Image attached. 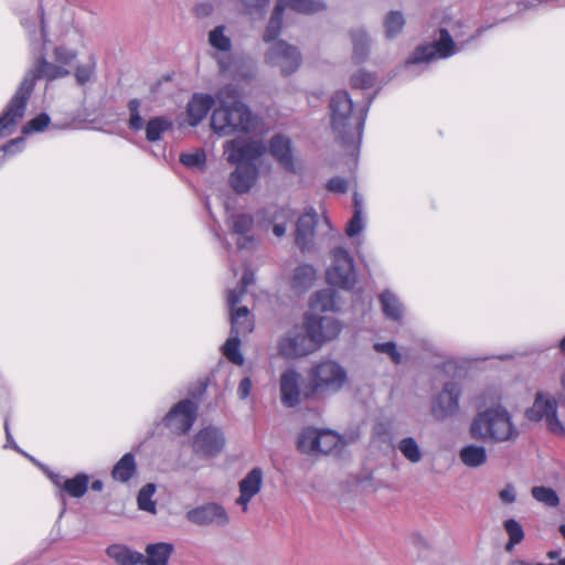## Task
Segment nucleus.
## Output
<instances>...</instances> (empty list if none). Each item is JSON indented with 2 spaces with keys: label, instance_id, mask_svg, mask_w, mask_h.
Here are the masks:
<instances>
[{
  "label": "nucleus",
  "instance_id": "f257e3e1",
  "mask_svg": "<svg viewBox=\"0 0 565 565\" xmlns=\"http://www.w3.org/2000/svg\"><path fill=\"white\" fill-rule=\"evenodd\" d=\"M77 56V50L67 47L64 44L54 47V63L49 62L43 54L39 55L32 67L25 73L20 86L0 116V127L19 122L23 118L26 103L38 79L43 78L51 82L68 76L71 72L67 66L72 65Z\"/></svg>",
  "mask_w": 565,
  "mask_h": 565
},
{
  "label": "nucleus",
  "instance_id": "f03ea898",
  "mask_svg": "<svg viewBox=\"0 0 565 565\" xmlns=\"http://www.w3.org/2000/svg\"><path fill=\"white\" fill-rule=\"evenodd\" d=\"M216 99L220 105L213 110L211 127L220 136L234 132H248L254 127V116L243 102L236 87L227 85L222 87Z\"/></svg>",
  "mask_w": 565,
  "mask_h": 565
},
{
  "label": "nucleus",
  "instance_id": "7ed1b4c3",
  "mask_svg": "<svg viewBox=\"0 0 565 565\" xmlns=\"http://www.w3.org/2000/svg\"><path fill=\"white\" fill-rule=\"evenodd\" d=\"M331 128L344 145L361 140L367 107L358 109L347 90H337L330 98Z\"/></svg>",
  "mask_w": 565,
  "mask_h": 565
},
{
  "label": "nucleus",
  "instance_id": "20e7f679",
  "mask_svg": "<svg viewBox=\"0 0 565 565\" xmlns=\"http://www.w3.org/2000/svg\"><path fill=\"white\" fill-rule=\"evenodd\" d=\"M472 438L483 441L504 443L514 440L519 430L503 407H492L479 413L470 425Z\"/></svg>",
  "mask_w": 565,
  "mask_h": 565
},
{
  "label": "nucleus",
  "instance_id": "39448f33",
  "mask_svg": "<svg viewBox=\"0 0 565 565\" xmlns=\"http://www.w3.org/2000/svg\"><path fill=\"white\" fill-rule=\"evenodd\" d=\"M309 392L317 398L338 393L345 384L348 374L345 369L333 360L316 362L307 371Z\"/></svg>",
  "mask_w": 565,
  "mask_h": 565
},
{
  "label": "nucleus",
  "instance_id": "423d86ee",
  "mask_svg": "<svg viewBox=\"0 0 565 565\" xmlns=\"http://www.w3.org/2000/svg\"><path fill=\"white\" fill-rule=\"evenodd\" d=\"M324 9L326 4L320 0H277L264 32L263 40L271 44L278 41L277 38L282 28V17L286 10L302 14H313Z\"/></svg>",
  "mask_w": 565,
  "mask_h": 565
},
{
  "label": "nucleus",
  "instance_id": "0eeeda50",
  "mask_svg": "<svg viewBox=\"0 0 565 565\" xmlns=\"http://www.w3.org/2000/svg\"><path fill=\"white\" fill-rule=\"evenodd\" d=\"M465 42H455L447 29L439 30V38L431 43L416 47L406 63L407 67L428 63L436 58H448L463 49Z\"/></svg>",
  "mask_w": 565,
  "mask_h": 565
},
{
  "label": "nucleus",
  "instance_id": "6e6552de",
  "mask_svg": "<svg viewBox=\"0 0 565 565\" xmlns=\"http://www.w3.org/2000/svg\"><path fill=\"white\" fill-rule=\"evenodd\" d=\"M277 349L285 359H298L313 353L318 350V345L305 322L301 326H295L281 337Z\"/></svg>",
  "mask_w": 565,
  "mask_h": 565
},
{
  "label": "nucleus",
  "instance_id": "1a4fd4ad",
  "mask_svg": "<svg viewBox=\"0 0 565 565\" xmlns=\"http://www.w3.org/2000/svg\"><path fill=\"white\" fill-rule=\"evenodd\" d=\"M280 402L287 408H294L306 399L317 398L315 393L309 392V380L302 384L301 374L289 367L285 370L279 379Z\"/></svg>",
  "mask_w": 565,
  "mask_h": 565
},
{
  "label": "nucleus",
  "instance_id": "9d476101",
  "mask_svg": "<svg viewBox=\"0 0 565 565\" xmlns=\"http://www.w3.org/2000/svg\"><path fill=\"white\" fill-rule=\"evenodd\" d=\"M332 266L327 271L329 284L345 290L352 289L356 284L352 257L343 247H337L332 250Z\"/></svg>",
  "mask_w": 565,
  "mask_h": 565
},
{
  "label": "nucleus",
  "instance_id": "9b49d317",
  "mask_svg": "<svg viewBox=\"0 0 565 565\" xmlns=\"http://www.w3.org/2000/svg\"><path fill=\"white\" fill-rule=\"evenodd\" d=\"M265 61L270 66L279 68L282 75L288 76L299 68L301 54L296 46L286 41L278 40L270 44L265 55Z\"/></svg>",
  "mask_w": 565,
  "mask_h": 565
},
{
  "label": "nucleus",
  "instance_id": "f8f14e48",
  "mask_svg": "<svg viewBox=\"0 0 565 565\" xmlns=\"http://www.w3.org/2000/svg\"><path fill=\"white\" fill-rule=\"evenodd\" d=\"M530 420L539 422L545 418L548 429L557 435L564 433V427L557 418L556 401L545 393H537L533 405L526 411Z\"/></svg>",
  "mask_w": 565,
  "mask_h": 565
},
{
  "label": "nucleus",
  "instance_id": "ddd939ff",
  "mask_svg": "<svg viewBox=\"0 0 565 565\" xmlns=\"http://www.w3.org/2000/svg\"><path fill=\"white\" fill-rule=\"evenodd\" d=\"M185 519L199 526H226L230 523V516L225 508L216 502H207L189 510Z\"/></svg>",
  "mask_w": 565,
  "mask_h": 565
},
{
  "label": "nucleus",
  "instance_id": "4468645a",
  "mask_svg": "<svg viewBox=\"0 0 565 565\" xmlns=\"http://www.w3.org/2000/svg\"><path fill=\"white\" fill-rule=\"evenodd\" d=\"M225 443V436L220 428L207 426L194 436L192 448L202 458H213L223 451Z\"/></svg>",
  "mask_w": 565,
  "mask_h": 565
},
{
  "label": "nucleus",
  "instance_id": "2eb2a0df",
  "mask_svg": "<svg viewBox=\"0 0 565 565\" xmlns=\"http://www.w3.org/2000/svg\"><path fill=\"white\" fill-rule=\"evenodd\" d=\"M196 411L198 407L192 401L183 399L166 415V426L177 434L186 433L196 419Z\"/></svg>",
  "mask_w": 565,
  "mask_h": 565
},
{
  "label": "nucleus",
  "instance_id": "dca6fc26",
  "mask_svg": "<svg viewBox=\"0 0 565 565\" xmlns=\"http://www.w3.org/2000/svg\"><path fill=\"white\" fill-rule=\"evenodd\" d=\"M265 151L260 141H246L241 139L228 140L224 145V152L231 163H253Z\"/></svg>",
  "mask_w": 565,
  "mask_h": 565
},
{
  "label": "nucleus",
  "instance_id": "f3484780",
  "mask_svg": "<svg viewBox=\"0 0 565 565\" xmlns=\"http://www.w3.org/2000/svg\"><path fill=\"white\" fill-rule=\"evenodd\" d=\"M460 390L454 382L445 384L443 391L434 399L431 413L437 419H445L458 412Z\"/></svg>",
  "mask_w": 565,
  "mask_h": 565
},
{
  "label": "nucleus",
  "instance_id": "a211bd4d",
  "mask_svg": "<svg viewBox=\"0 0 565 565\" xmlns=\"http://www.w3.org/2000/svg\"><path fill=\"white\" fill-rule=\"evenodd\" d=\"M305 321L318 348L323 342L335 339L341 331V326L338 320L331 317L307 315Z\"/></svg>",
  "mask_w": 565,
  "mask_h": 565
},
{
  "label": "nucleus",
  "instance_id": "6ab92c4d",
  "mask_svg": "<svg viewBox=\"0 0 565 565\" xmlns=\"http://www.w3.org/2000/svg\"><path fill=\"white\" fill-rule=\"evenodd\" d=\"M263 486V470L260 468H253L239 481V497L236 499V504L241 505L243 511L248 510L250 500L260 492Z\"/></svg>",
  "mask_w": 565,
  "mask_h": 565
},
{
  "label": "nucleus",
  "instance_id": "aec40b11",
  "mask_svg": "<svg viewBox=\"0 0 565 565\" xmlns=\"http://www.w3.org/2000/svg\"><path fill=\"white\" fill-rule=\"evenodd\" d=\"M236 169L231 173L230 183L236 193H246L255 184L258 169L255 163H236Z\"/></svg>",
  "mask_w": 565,
  "mask_h": 565
},
{
  "label": "nucleus",
  "instance_id": "412c9836",
  "mask_svg": "<svg viewBox=\"0 0 565 565\" xmlns=\"http://www.w3.org/2000/svg\"><path fill=\"white\" fill-rule=\"evenodd\" d=\"M269 152L286 171L296 172L289 138L281 135L274 136L269 141Z\"/></svg>",
  "mask_w": 565,
  "mask_h": 565
},
{
  "label": "nucleus",
  "instance_id": "4be33fe9",
  "mask_svg": "<svg viewBox=\"0 0 565 565\" xmlns=\"http://www.w3.org/2000/svg\"><path fill=\"white\" fill-rule=\"evenodd\" d=\"M317 213L313 210L302 214L296 224V244L301 249L310 247L317 225Z\"/></svg>",
  "mask_w": 565,
  "mask_h": 565
},
{
  "label": "nucleus",
  "instance_id": "5701e85b",
  "mask_svg": "<svg viewBox=\"0 0 565 565\" xmlns=\"http://www.w3.org/2000/svg\"><path fill=\"white\" fill-rule=\"evenodd\" d=\"M214 98L207 94H194L188 104V117L191 126H196L205 118L212 106Z\"/></svg>",
  "mask_w": 565,
  "mask_h": 565
},
{
  "label": "nucleus",
  "instance_id": "b1692460",
  "mask_svg": "<svg viewBox=\"0 0 565 565\" xmlns=\"http://www.w3.org/2000/svg\"><path fill=\"white\" fill-rule=\"evenodd\" d=\"M173 551L174 546L171 543H150L145 548L142 565H168Z\"/></svg>",
  "mask_w": 565,
  "mask_h": 565
},
{
  "label": "nucleus",
  "instance_id": "393cba45",
  "mask_svg": "<svg viewBox=\"0 0 565 565\" xmlns=\"http://www.w3.org/2000/svg\"><path fill=\"white\" fill-rule=\"evenodd\" d=\"M350 38L353 46L352 58L356 63L364 62L370 54L372 44L369 32L362 26L354 28L350 30Z\"/></svg>",
  "mask_w": 565,
  "mask_h": 565
},
{
  "label": "nucleus",
  "instance_id": "a878e982",
  "mask_svg": "<svg viewBox=\"0 0 565 565\" xmlns=\"http://www.w3.org/2000/svg\"><path fill=\"white\" fill-rule=\"evenodd\" d=\"M106 555L117 565H142L143 554L124 544H111L106 548Z\"/></svg>",
  "mask_w": 565,
  "mask_h": 565
},
{
  "label": "nucleus",
  "instance_id": "bb28decb",
  "mask_svg": "<svg viewBox=\"0 0 565 565\" xmlns=\"http://www.w3.org/2000/svg\"><path fill=\"white\" fill-rule=\"evenodd\" d=\"M231 309V334L235 335H245L253 331L254 323L249 316V310L247 307H239L236 310Z\"/></svg>",
  "mask_w": 565,
  "mask_h": 565
},
{
  "label": "nucleus",
  "instance_id": "cd10ccee",
  "mask_svg": "<svg viewBox=\"0 0 565 565\" xmlns=\"http://www.w3.org/2000/svg\"><path fill=\"white\" fill-rule=\"evenodd\" d=\"M405 24L406 19L402 11H388L383 18V29L385 39H396L403 32Z\"/></svg>",
  "mask_w": 565,
  "mask_h": 565
},
{
  "label": "nucleus",
  "instance_id": "c85d7f7f",
  "mask_svg": "<svg viewBox=\"0 0 565 565\" xmlns=\"http://www.w3.org/2000/svg\"><path fill=\"white\" fill-rule=\"evenodd\" d=\"M459 458L469 468H478L487 462L488 455L483 446L468 445L460 449Z\"/></svg>",
  "mask_w": 565,
  "mask_h": 565
},
{
  "label": "nucleus",
  "instance_id": "c756f323",
  "mask_svg": "<svg viewBox=\"0 0 565 565\" xmlns=\"http://www.w3.org/2000/svg\"><path fill=\"white\" fill-rule=\"evenodd\" d=\"M320 429L313 427L303 428L297 439V449L305 455L316 456L319 445Z\"/></svg>",
  "mask_w": 565,
  "mask_h": 565
},
{
  "label": "nucleus",
  "instance_id": "7c9ffc66",
  "mask_svg": "<svg viewBox=\"0 0 565 565\" xmlns=\"http://www.w3.org/2000/svg\"><path fill=\"white\" fill-rule=\"evenodd\" d=\"M254 221L252 216L247 214H234L230 218V226L235 234L242 235V238L237 241L239 248L247 247V243L252 241L245 235L250 232Z\"/></svg>",
  "mask_w": 565,
  "mask_h": 565
},
{
  "label": "nucleus",
  "instance_id": "2f4dec72",
  "mask_svg": "<svg viewBox=\"0 0 565 565\" xmlns=\"http://www.w3.org/2000/svg\"><path fill=\"white\" fill-rule=\"evenodd\" d=\"M137 471L135 456L131 452L125 454L114 466L111 476L116 481L127 482Z\"/></svg>",
  "mask_w": 565,
  "mask_h": 565
},
{
  "label": "nucleus",
  "instance_id": "473e14b6",
  "mask_svg": "<svg viewBox=\"0 0 565 565\" xmlns=\"http://www.w3.org/2000/svg\"><path fill=\"white\" fill-rule=\"evenodd\" d=\"M380 301L382 305V310L388 319L395 321L402 319L404 312L403 306L393 292L385 290L381 294Z\"/></svg>",
  "mask_w": 565,
  "mask_h": 565
},
{
  "label": "nucleus",
  "instance_id": "72a5a7b5",
  "mask_svg": "<svg viewBox=\"0 0 565 565\" xmlns=\"http://www.w3.org/2000/svg\"><path fill=\"white\" fill-rule=\"evenodd\" d=\"M316 278V270L310 265H300L295 269L292 276V288L297 291L307 290Z\"/></svg>",
  "mask_w": 565,
  "mask_h": 565
},
{
  "label": "nucleus",
  "instance_id": "f704fd0d",
  "mask_svg": "<svg viewBox=\"0 0 565 565\" xmlns=\"http://www.w3.org/2000/svg\"><path fill=\"white\" fill-rule=\"evenodd\" d=\"M172 128V121L163 116L150 119L146 126V138L154 142L161 138V135Z\"/></svg>",
  "mask_w": 565,
  "mask_h": 565
},
{
  "label": "nucleus",
  "instance_id": "c9c22d12",
  "mask_svg": "<svg viewBox=\"0 0 565 565\" xmlns=\"http://www.w3.org/2000/svg\"><path fill=\"white\" fill-rule=\"evenodd\" d=\"M311 307L323 312L337 310V292L330 288L316 292Z\"/></svg>",
  "mask_w": 565,
  "mask_h": 565
},
{
  "label": "nucleus",
  "instance_id": "e433bc0d",
  "mask_svg": "<svg viewBox=\"0 0 565 565\" xmlns=\"http://www.w3.org/2000/svg\"><path fill=\"white\" fill-rule=\"evenodd\" d=\"M397 449L412 463H417L423 459L422 449L413 437L402 438L397 444Z\"/></svg>",
  "mask_w": 565,
  "mask_h": 565
},
{
  "label": "nucleus",
  "instance_id": "4c0bfd02",
  "mask_svg": "<svg viewBox=\"0 0 565 565\" xmlns=\"http://www.w3.org/2000/svg\"><path fill=\"white\" fill-rule=\"evenodd\" d=\"M88 488V476L78 473L74 478L66 479L63 482V489L73 498L83 497Z\"/></svg>",
  "mask_w": 565,
  "mask_h": 565
},
{
  "label": "nucleus",
  "instance_id": "58836bf2",
  "mask_svg": "<svg viewBox=\"0 0 565 565\" xmlns=\"http://www.w3.org/2000/svg\"><path fill=\"white\" fill-rule=\"evenodd\" d=\"M96 67L97 62L94 56H90L87 63L77 65L74 72L76 84L84 86L94 81L96 76Z\"/></svg>",
  "mask_w": 565,
  "mask_h": 565
},
{
  "label": "nucleus",
  "instance_id": "ea45409f",
  "mask_svg": "<svg viewBox=\"0 0 565 565\" xmlns=\"http://www.w3.org/2000/svg\"><path fill=\"white\" fill-rule=\"evenodd\" d=\"M340 443L341 438L338 434L329 429H320L317 455L332 452L339 447Z\"/></svg>",
  "mask_w": 565,
  "mask_h": 565
},
{
  "label": "nucleus",
  "instance_id": "a19ab883",
  "mask_svg": "<svg viewBox=\"0 0 565 565\" xmlns=\"http://www.w3.org/2000/svg\"><path fill=\"white\" fill-rule=\"evenodd\" d=\"M254 282V274L245 270L237 288L227 292L226 301L230 308L235 307L242 299L243 295L249 285Z\"/></svg>",
  "mask_w": 565,
  "mask_h": 565
},
{
  "label": "nucleus",
  "instance_id": "79ce46f5",
  "mask_svg": "<svg viewBox=\"0 0 565 565\" xmlns=\"http://www.w3.org/2000/svg\"><path fill=\"white\" fill-rule=\"evenodd\" d=\"M239 337L231 334L230 338L226 340L225 344L223 345L224 355L236 365L244 364V356L239 351Z\"/></svg>",
  "mask_w": 565,
  "mask_h": 565
},
{
  "label": "nucleus",
  "instance_id": "37998d69",
  "mask_svg": "<svg viewBox=\"0 0 565 565\" xmlns=\"http://www.w3.org/2000/svg\"><path fill=\"white\" fill-rule=\"evenodd\" d=\"M209 42L214 49L223 52H227L232 47L231 39L225 35L224 25H218L209 33Z\"/></svg>",
  "mask_w": 565,
  "mask_h": 565
},
{
  "label": "nucleus",
  "instance_id": "c03bdc74",
  "mask_svg": "<svg viewBox=\"0 0 565 565\" xmlns=\"http://www.w3.org/2000/svg\"><path fill=\"white\" fill-rule=\"evenodd\" d=\"M156 491V486L152 483H147L143 486L138 493L137 502L138 508L142 511H147L150 513L156 512V502L152 501V495Z\"/></svg>",
  "mask_w": 565,
  "mask_h": 565
},
{
  "label": "nucleus",
  "instance_id": "a18cd8bd",
  "mask_svg": "<svg viewBox=\"0 0 565 565\" xmlns=\"http://www.w3.org/2000/svg\"><path fill=\"white\" fill-rule=\"evenodd\" d=\"M532 495L535 500L547 507L554 508L559 503V498L556 491L547 487L542 486L532 488Z\"/></svg>",
  "mask_w": 565,
  "mask_h": 565
},
{
  "label": "nucleus",
  "instance_id": "49530a36",
  "mask_svg": "<svg viewBox=\"0 0 565 565\" xmlns=\"http://www.w3.org/2000/svg\"><path fill=\"white\" fill-rule=\"evenodd\" d=\"M504 529L509 535V543L507 544V550L510 551L514 545L522 542L524 539V532L522 525L515 521L514 519H509L504 522Z\"/></svg>",
  "mask_w": 565,
  "mask_h": 565
},
{
  "label": "nucleus",
  "instance_id": "de8ad7c7",
  "mask_svg": "<svg viewBox=\"0 0 565 565\" xmlns=\"http://www.w3.org/2000/svg\"><path fill=\"white\" fill-rule=\"evenodd\" d=\"M40 24L41 26V39L43 40V44L47 42V33L44 26V17L42 11H38L36 14L32 19L22 20V25L28 30L30 38L35 34V26Z\"/></svg>",
  "mask_w": 565,
  "mask_h": 565
},
{
  "label": "nucleus",
  "instance_id": "09e8293b",
  "mask_svg": "<svg viewBox=\"0 0 565 565\" xmlns=\"http://www.w3.org/2000/svg\"><path fill=\"white\" fill-rule=\"evenodd\" d=\"M141 102L137 98L130 99L128 103V109L130 113L129 117V128L132 130H141L143 128V119L140 116V108Z\"/></svg>",
  "mask_w": 565,
  "mask_h": 565
},
{
  "label": "nucleus",
  "instance_id": "8fccbe9b",
  "mask_svg": "<svg viewBox=\"0 0 565 565\" xmlns=\"http://www.w3.org/2000/svg\"><path fill=\"white\" fill-rule=\"evenodd\" d=\"M375 75L365 71H359L351 76V86L353 88L366 89L375 84Z\"/></svg>",
  "mask_w": 565,
  "mask_h": 565
},
{
  "label": "nucleus",
  "instance_id": "3c124183",
  "mask_svg": "<svg viewBox=\"0 0 565 565\" xmlns=\"http://www.w3.org/2000/svg\"><path fill=\"white\" fill-rule=\"evenodd\" d=\"M50 124V117L46 114H40L35 118L29 120L22 128L25 135L43 131Z\"/></svg>",
  "mask_w": 565,
  "mask_h": 565
},
{
  "label": "nucleus",
  "instance_id": "603ef678",
  "mask_svg": "<svg viewBox=\"0 0 565 565\" xmlns=\"http://www.w3.org/2000/svg\"><path fill=\"white\" fill-rule=\"evenodd\" d=\"M180 161L188 168L203 169L205 166L206 157L203 151L198 150L192 153H182L180 156Z\"/></svg>",
  "mask_w": 565,
  "mask_h": 565
},
{
  "label": "nucleus",
  "instance_id": "864d4df0",
  "mask_svg": "<svg viewBox=\"0 0 565 565\" xmlns=\"http://www.w3.org/2000/svg\"><path fill=\"white\" fill-rule=\"evenodd\" d=\"M374 350L380 353L387 354L395 364L402 362V354L398 352L394 342L375 343Z\"/></svg>",
  "mask_w": 565,
  "mask_h": 565
},
{
  "label": "nucleus",
  "instance_id": "5fc2aeb1",
  "mask_svg": "<svg viewBox=\"0 0 565 565\" xmlns=\"http://www.w3.org/2000/svg\"><path fill=\"white\" fill-rule=\"evenodd\" d=\"M363 230V220H362V211L361 209H358L354 211V214L352 218L350 220L348 226H347V235L350 237H353L358 234H360Z\"/></svg>",
  "mask_w": 565,
  "mask_h": 565
},
{
  "label": "nucleus",
  "instance_id": "6e6d98bb",
  "mask_svg": "<svg viewBox=\"0 0 565 565\" xmlns=\"http://www.w3.org/2000/svg\"><path fill=\"white\" fill-rule=\"evenodd\" d=\"M23 142H24L23 137H19V138H15V139H12L11 141H9L6 146L0 148V159H4L7 153L13 154V153L20 151Z\"/></svg>",
  "mask_w": 565,
  "mask_h": 565
},
{
  "label": "nucleus",
  "instance_id": "4d7b16f0",
  "mask_svg": "<svg viewBox=\"0 0 565 565\" xmlns=\"http://www.w3.org/2000/svg\"><path fill=\"white\" fill-rule=\"evenodd\" d=\"M327 189L330 192L345 193L348 191V182L341 177H334L328 181Z\"/></svg>",
  "mask_w": 565,
  "mask_h": 565
},
{
  "label": "nucleus",
  "instance_id": "13d9d810",
  "mask_svg": "<svg viewBox=\"0 0 565 565\" xmlns=\"http://www.w3.org/2000/svg\"><path fill=\"white\" fill-rule=\"evenodd\" d=\"M252 387H253L252 380L249 377H244L237 387L238 397L241 399L247 398L250 394Z\"/></svg>",
  "mask_w": 565,
  "mask_h": 565
},
{
  "label": "nucleus",
  "instance_id": "bf43d9fd",
  "mask_svg": "<svg viewBox=\"0 0 565 565\" xmlns=\"http://www.w3.org/2000/svg\"><path fill=\"white\" fill-rule=\"evenodd\" d=\"M499 497L505 503H513L516 499L515 490L512 486H508L500 491Z\"/></svg>",
  "mask_w": 565,
  "mask_h": 565
},
{
  "label": "nucleus",
  "instance_id": "052dcab7",
  "mask_svg": "<svg viewBox=\"0 0 565 565\" xmlns=\"http://www.w3.org/2000/svg\"><path fill=\"white\" fill-rule=\"evenodd\" d=\"M249 10H263L269 3V0H241Z\"/></svg>",
  "mask_w": 565,
  "mask_h": 565
},
{
  "label": "nucleus",
  "instance_id": "680f3d73",
  "mask_svg": "<svg viewBox=\"0 0 565 565\" xmlns=\"http://www.w3.org/2000/svg\"><path fill=\"white\" fill-rule=\"evenodd\" d=\"M286 224H275L274 227H273V233L277 236V237H281L285 235L286 233Z\"/></svg>",
  "mask_w": 565,
  "mask_h": 565
},
{
  "label": "nucleus",
  "instance_id": "e2e57ef3",
  "mask_svg": "<svg viewBox=\"0 0 565 565\" xmlns=\"http://www.w3.org/2000/svg\"><path fill=\"white\" fill-rule=\"evenodd\" d=\"M4 430H6V436H7V443L9 445H11L12 447L17 448V446L13 443L10 429H9V419H8V417L4 418Z\"/></svg>",
  "mask_w": 565,
  "mask_h": 565
},
{
  "label": "nucleus",
  "instance_id": "0e129e2a",
  "mask_svg": "<svg viewBox=\"0 0 565 565\" xmlns=\"http://www.w3.org/2000/svg\"><path fill=\"white\" fill-rule=\"evenodd\" d=\"M52 482L55 484V486H58V487H62L63 488V482H64V479L61 475H51L50 476Z\"/></svg>",
  "mask_w": 565,
  "mask_h": 565
},
{
  "label": "nucleus",
  "instance_id": "69168bd1",
  "mask_svg": "<svg viewBox=\"0 0 565 565\" xmlns=\"http://www.w3.org/2000/svg\"><path fill=\"white\" fill-rule=\"evenodd\" d=\"M353 202H354V211H356L358 209L362 210V199L360 198V195L358 193H354Z\"/></svg>",
  "mask_w": 565,
  "mask_h": 565
},
{
  "label": "nucleus",
  "instance_id": "338daca9",
  "mask_svg": "<svg viewBox=\"0 0 565 565\" xmlns=\"http://www.w3.org/2000/svg\"><path fill=\"white\" fill-rule=\"evenodd\" d=\"M103 487H104V483L102 480H95L92 482V490L94 491H102L103 490Z\"/></svg>",
  "mask_w": 565,
  "mask_h": 565
},
{
  "label": "nucleus",
  "instance_id": "774afa93",
  "mask_svg": "<svg viewBox=\"0 0 565 565\" xmlns=\"http://www.w3.org/2000/svg\"><path fill=\"white\" fill-rule=\"evenodd\" d=\"M559 555H561V551H550V552L547 553V557H548L550 559H555V558H557Z\"/></svg>",
  "mask_w": 565,
  "mask_h": 565
}]
</instances>
